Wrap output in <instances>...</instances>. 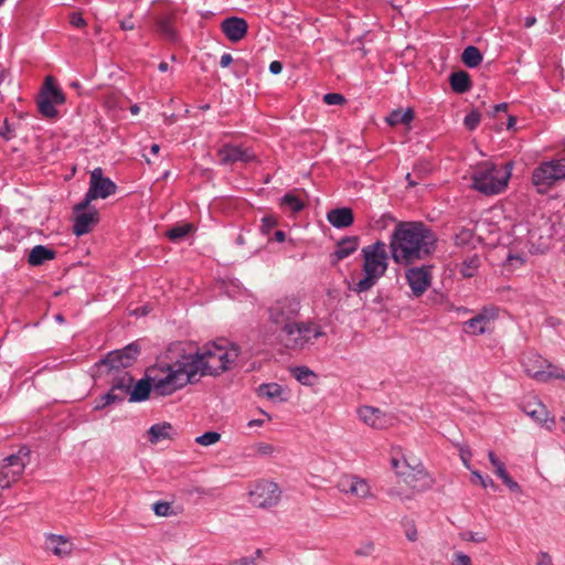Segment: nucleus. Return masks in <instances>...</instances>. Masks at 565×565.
I'll return each mask as SVG.
<instances>
[{"instance_id":"obj_61","label":"nucleus","mask_w":565,"mask_h":565,"mask_svg":"<svg viewBox=\"0 0 565 565\" xmlns=\"http://www.w3.org/2000/svg\"><path fill=\"white\" fill-rule=\"evenodd\" d=\"M132 15L129 14L126 19L119 21L120 29L124 31H130L135 29V24L131 21Z\"/></svg>"},{"instance_id":"obj_59","label":"nucleus","mask_w":565,"mask_h":565,"mask_svg":"<svg viewBox=\"0 0 565 565\" xmlns=\"http://www.w3.org/2000/svg\"><path fill=\"white\" fill-rule=\"evenodd\" d=\"M536 565H553L552 557L546 552H540L537 555Z\"/></svg>"},{"instance_id":"obj_41","label":"nucleus","mask_w":565,"mask_h":565,"mask_svg":"<svg viewBox=\"0 0 565 565\" xmlns=\"http://www.w3.org/2000/svg\"><path fill=\"white\" fill-rule=\"evenodd\" d=\"M416 463L422 462L415 458H409L408 460L405 457H403L402 459L392 458L391 460L392 468L395 470L396 473L397 470H409V466H415Z\"/></svg>"},{"instance_id":"obj_22","label":"nucleus","mask_w":565,"mask_h":565,"mask_svg":"<svg viewBox=\"0 0 565 565\" xmlns=\"http://www.w3.org/2000/svg\"><path fill=\"white\" fill-rule=\"evenodd\" d=\"M327 220L332 226L344 228L353 224L354 215L350 207H338L328 212Z\"/></svg>"},{"instance_id":"obj_43","label":"nucleus","mask_w":565,"mask_h":565,"mask_svg":"<svg viewBox=\"0 0 565 565\" xmlns=\"http://www.w3.org/2000/svg\"><path fill=\"white\" fill-rule=\"evenodd\" d=\"M221 439V434L216 431H206L195 438V441L202 446H210L216 444Z\"/></svg>"},{"instance_id":"obj_38","label":"nucleus","mask_w":565,"mask_h":565,"mask_svg":"<svg viewBox=\"0 0 565 565\" xmlns=\"http://www.w3.org/2000/svg\"><path fill=\"white\" fill-rule=\"evenodd\" d=\"M479 266H480V259L478 256L475 255V256L468 257L462 262V265L460 268V274L465 278H471L476 275Z\"/></svg>"},{"instance_id":"obj_5","label":"nucleus","mask_w":565,"mask_h":565,"mask_svg":"<svg viewBox=\"0 0 565 565\" xmlns=\"http://www.w3.org/2000/svg\"><path fill=\"white\" fill-rule=\"evenodd\" d=\"M513 163L498 166L486 161L477 166L471 174V188L484 195H495L508 186Z\"/></svg>"},{"instance_id":"obj_39","label":"nucleus","mask_w":565,"mask_h":565,"mask_svg":"<svg viewBox=\"0 0 565 565\" xmlns=\"http://www.w3.org/2000/svg\"><path fill=\"white\" fill-rule=\"evenodd\" d=\"M292 376L303 385H312L311 379H316L317 375L307 366H296L291 369Z\"/></svg>"},{"instance_id":"obj_56","label":"nucleus","mask_w":565,"mask_h":565,"mask_svg":"<svg viewBox=\"0 0 565 565\" xmlns=\"http://www.w3.org/2000/svg\"><path fill=\"white\" fill-rule=\"evenodd\" d=\"M0 136L4 138L6 140H10L13 137V130L6 118L2 126L0 127Z\"/></svg>"},{"instance_id":"obj_57","label":"nucleus","mask_w":565,"mask_h":565,"mask_svg":"<svg viewBox=\"0 0 565 565\" xmlns=\"http://www.w3.org/2000/svg\"><path fill=\"white\" fill-rule=\"evenodd\" d=\"M502 482L512 491V492H521V487L516 481H514L510 475L504 476Z\"/></svg>"},{"instance_id":"obj_8","label":"nucleus","mask_w":565,"mask_h":565,"mask_svg":"<svg viewBox=\"0 0 565 565\" xmlns=\"http://www.w3.org/2000/svg\"><path fill=\"white\" fill-rule=\"evenodd\" d=\"M522 366L529 376L539 382L545 383L551 380L565 381V370L553 365L536 352L525 353L522 359Z\"/></svg>"},{"instance_id":"obj_48","label":"nucleus","mask_w":565,"mask_h":565,"mask_svg":"<svg viewBox=\"0 0 565 565\" xmlns=\"http://www.w3.org/2000/svg\"><path fill=\"white\" fill-rule=\"evenodd\" d=\"M153 511L158 516H168L171 514V504L168 502L159 501L153 504Z\"/></svg>"},{"instance_id":"obj_11","label":"nucleus","mask_w":565,"mask_h":565,"mask_svg":"<svg viewBox=\"0 0 565 565\" xmlns=\"http://www.w3.org/2000/svg\"><path fill=\"white\" fill-rule=\"evenodd\" d=\"M66 100L64 93L56 86L53 76H46L38 97L39 111L45 118H55L57 110L55 105H62Z\"/></svg>"},{"instance_id":"obj_58","label":"nucleus","mask_w":565,"mask_h":565,"mask_svg":"<svg viewBox=\"0 0 565 565\" xmlns=\"http://www.w3.org/2000/svg\"><path fill=\"white\" fill-rule=\"evenodd\" d=\"M274 446L266 443H259L256 445V450L260 455H271L274 452Z\"/></svg>"},{"instance_id":"obj_54","label":"nucleus","mask_w":565,"mask_h":565,"mask_svg":"<svg viewBox=\"0 0 565 565\" xmlns=\"http://www.w3.org/2000/svg\"><path fill=\"white\" fill-rule=\"evenodd\" d=\"M68 18L70 23L75 28H84L86 25V21L79 12H72Z\"/></svg>"},{"instance_id":"obj_18","label":"nucleus","mask_w":565,"mask_h":565,"mask_svg":"<svg viewBox=\"0 0 565 565\" xmlns=\"http://www.w3.org/2000/svg\"><path fill=\"white\" fill-rule=\"evenodd\" d=\"M217 156L220 158V163L223 166L233 164L236 162L247 163L255 160V154L252 151L238 146H233L231 143H226L220 148Z\"/></svg>"},{"instance_id":"obj_50","label":"nucleus","mask_w":565,"mask_h":565,"mask_svg":"<svg viewBox=\"0 0 565 565\" xmlns=\"http://www.w3.org/2000/svg\"><path fill=\"white\" fill-rule=\"evenodd\" d=\"M387 494H388V497L394 498V499H398L402 502L406 501V500H412L413 497H414L413 492L409 491V493H404L398 488H391V489H388L387 490Z\"/></svg>"},{"instance_id":"obj_46","label":"nucleus","mask_w":565,"mask_h":565,"mask_svg":"<svg viewBox=\"0 0 565 565\" xmlns=\"http://www.w3.org/2000/svg\"><path fill=\"white\" fill-rule=\"evenodd\" d=\"M472 482H479L480 486H482L484 489L489 487L492 489H497V486L491 478L482 477L480 472L477 470L472 471Z\"/></svg>"},{"instance_id":"obj_6","label":"nucleus","mask_w":565,"mask_h":565,"mask_svg":"<svg viewBox=\"0 0 565 565\" xmlns=\"http://www.w3.org/2000/svg\"><path fill=\"white\" fill-rule=\"evenodd\" d=\"M324 334L322 327L312 320L295 321L280 331L279 339L287 350L302 351Z\"/></svg>"},{"instance_id":"obj_7","label":"nucleus","mask_w":565,"mask_h":565,"mask_svg":"<svg viewBox=\"0 0 565 565\" xmlns=\"http://www.w3.org/2000/svg\"><path fill=\"white\" fill-rule=\"evenodd\" d=\"M300 311V299L294 295L280 297L267 308L269 322L276 326L280 331L286 328L287 324L297 321Z\"/></svg>"},{"instance_id":"obj_13","label":"nucleus","mask_w":565,"mask_h":565,"mask_svg":"<svg viewBox=\"0 0 565 565\" xmlns=\"http://www.w3.org/2000/svg\"><path fill=\"white\" fill-rule=\"evenodd\" d=\"M397 476L412 489L413 493L428 490L434 482L422 463L409 466V470H397Z\"/></svg>"},{"instance_id":"obj_1","label":"nucleus","mask_w":565,"mask_h":565,"mask_svg":"<svg viewBox=\"0 0 565 565\" xmlns=\"http://www.w3.org/2000/svg\"><path fill=\"white\" fill-rule=\"evenodd\" d=\"M437 235L423 222L399 221L390 237V253L395 264L409 266L429 258L437 249Z\"/></svg>"},{"instance_id":"obj_21","label":"nucleus","mask_w":565,"mask_h":565,"mask_svg":"<svg viewBox=\"0 0 565 565\" xmlns=\"http://www.w3.org/2000/svg\"><path fill=\"white\" fill-rule=\"evenodd\" d=\"M99 221L98 212L93 209L87 213H76L73 224V233L76 236H83L93 231Z\"/></svg>"},{"instance_id":"obj_32","label":"nucleus","mask_w":565,"mask_h":565,"mask_svg":"<svg viewBox=\"0 0 565 565\" xmlns=\"http://www.w3.org/2000/svg\"><path fill=\"white\" fill-rule=\"evenodd\" d=\"M49 540L56 545L53 548V553L57 556H67L72 553V543L63 535H49Z\"/></svg>"},{"instance_id":"obj_44","label":"nucleus","mask_w":565,"mask_h":565,"mask_svg":"<svg viewBox=\"0 0 565 565\" xmlns=\"http://www.w3.org/2000/svg\"><path fill=\"white\" fill-rule=\"evenodd\" d=\"M473 232L469 228H460L455 235V244L457 246H465L471 242Z\"/></svg>"},{"instance_id":"obj_55","label":"nucleus","mask_w":565,"mask_h":565,"mask_svg":"<svg viewBox=\"0 0 565 565\" xmlns=\"http://www.w3.org/2000/svg\"><path fill=\"white\" fill-rule=\"evenodd\" d=\"M375 548V545L373 542L369 541L364 543L360 548L355 551V554L358 556H370Z\"/></svg>"},{"instance_id":"obj_20","label":"nucleus","mask_w":565,"mask_h":565,"mask_svg":"<svg viewBox=\"0 0 565 565\" xmlns=\"http://www.w3.org/2000/svg\"><path fill=\"white\" fill-rule=\"evenodd\" d=\"M359 247L358 236H345L341 238L337 244L334 252L330 254V264L335 266L340 260L349 257Z\"/></svg>"},{"instance_id":"obj_29","label":"nucleus","mask_w":565,"mask_h":565,"mask_svg":"<svg viewBox=\"0 0 565 565\" xmlns=\"http://www.w3.org/2000/svg\"><path fill=\"white\" fill-rule=\"evenodd\" d=\"M414 110L407 108L406 110L395 109L387 117L386 122L390 126H397L399 124L408 125L414 119Z\"/></svg>"},{"instance_id":"obj_14","label":"nucleus","mask_w":565,"mask_h":565,"mask_svg":"<svg viewBox=\"0 0 565 565\" xmlns=\"http://www.w3.org/2000/svg\"><path fill=\"white\" fill-rule=\"evenodd\" d=\"M139 353V345L130 343L121 350L109 352L106 358L100 361V364L109 366L110 370L126 369L134 364Z\"/></svg>"},{"instance_id":"obj_23","label":"nucleus","mask_w":565,"mask_h":565,"mask_svg":"<svg viewBox=\"0 0 565 565\" xmlns=\"http://www.w3.org/2000/svg\"><path fill=\"white\" fill-rule=\"evenodd\" d=\"M358 413L361 420L373 428L381 429L385 426L386 420L379 408L362 406L359 408Z\"/></svg>"},{"instance_id":"obj_4","label":"nucleus","mask_w":565,"mask_h":565,"mask_svg":"<svg viewBox=\"0 0 565 565\" xmlns=\"http://www.w3.org/2000/svg\"><path fill=\"white\" fill-rule=\"evenodd\" d=\"M383 241H376L362 248L364 277L351 289L356 292L370 290L383 277L388 267V253Z\"/></svg>"},{"instance_id":"obj_25","label":"nucleus","mask_w":565,"mask_h":565,"mask_svg":"<svg viewBox=\"0 0 565 565\" xmlns=\"http://www.w3.org/2000/svg\"><path fill=\"white\" fill-rule=\"evenodd\" d=\"M56 257V252L44 245L34 246L28 256V263L31 266H41L47 260H53Z\"/></svg>"},{"instance_id":"obj_36","label":"nucleus","mask_w":565,"mask_h":565,"mask_svg":"<svg viewBox=\"0 0 565 565\" xmlns=\"http://www.w3.org/2000/svg\"><path fill=\"white\" fill-rule=\"evenodd\" d=\"M124 401H125L124 399V395L116 393L110 387L108 393H106L103 396H100V401L95 404L94 411H100V409H104L105 407H107V406H109L111 404L122 403Z\"/></svg>"},{"instance_id":"obj_2","label":"nucleus","mask_w":565,"mask_h":565,"mask_svg":"<svg viewBox=\"0 0 565 565\" xmlns=\"http://www.w3.org/2000/svg\"><path fill=\"white\" fill-rule=\"evenodd\" d=\"M239 355V348L226 340L209 342L194 354L184 356L188 370L195 371L193 383L202 376H216L232 369Z\"/></svg>"},{"instance_id":"obj_51","label":"nucleus","mask_w":565,"mask_h":565,"mask_svg":"<svg viewBox=\"0 0 565 565\" xmlns=\"http://www.w3.org/2000/svg\"><path fill=\"white\" fill-rule=\"evenodd\" d=\"M278 221L273 215H267L262 218V232L268 234L273 227L277 225Z\"/></svg>"},{"instance_id":"obj_10","label":"nucleus","mask_w":565,"mask_h":565,"mask_svg":"<svg viewBox=\"0 0 565 565\" xmlns=\"http://www.w3.org/2000/svg\"><path fill=\"white\" fill-rule=\"evenodd\" d=\"M561 180H565V157L544 161L532 172V182L541 193L546 192Z\"/></svg>"},{"instance_id":"obj_27","label":"nucleus","mask_w":565,"mask_h":565,"mask_svg":"<svg viewBox=\"0 0 565 565\" xmlns=\"http://www.w3.org/2000/svg\"><path fill=\"white\" fill-rule=\"evenodd\" d=\"M451 89L457 94H463L470 90L471 79L467 72H454L449 77Z\"/></svg>"},{"instance_id":"obj_62","label":"nucleus","mask_w":565,"mask_h":565,"mask_svg":"<svg viewBox=\"0 0 565 565\" xmlns=\"http://www.w3.org/2000/svg\"><path fill=\"white\" fill-rule=\"evenodd\" d=\"M460 457L462 459V462L463 465L467 467V468H470V458H471V451L469 449H463L461 448L460 449Z\"/></svg>"},{"instance_id":"obj_53","label":"nucleus","mask_w":565,"mask_h":565,"mask_svg":"<svg viewBox=\"0 0 565 565\" xmlns=\"http://www.w3.org/2000/svg\"><path fill=\"white\" fill-rule=\"evenodd\" d=\"M461 539L469 542L481 543L486 541V537L477 532H465L460 534Z\"/></svg>"},{"instance_id":"obj_49","label":"nucleus","mask_w":565,"mask_h":565,"mask_svg":"<svg viewBox=\"0 0 565 565\" xmlns=\"http://www.w3.org/2000/svg\"><path fill=\"white\" fill-rule=\"evenodd\" d=\"M94 200H96V198H90V192L87 191L84 200L74 206V213L75 214L76 213H87L88 212L87 209H88L90 202Z\"/></svg>"},{"instance_id":"obj_17","label":"nucleus","mask_w":565,"mask_h":565,"mask_svg":"<svg viewBox=\"0 0 565 565\" xmlns=\"http://www.w3.org/2000/svg\"><path fill=\"white\" fill-rule=\"evenodd\" d=\"M117 185L109 178L103 175L102 168H95L90 173L89 189L90 198L106 199L114 194Z\"/></svg>"},{"instance_id":"obj_63","label":"nucleus","mask_w":565,"mask_h":565,"mask_svg":"<svg viewBox=\"0 0 565 565\" xmlns=\"http://www.w3.org/2000/svg\"><path fill=\"white\" fill-rule=\"evenodd\" d=\"M269 71L271 74L277 75L282 71V64L279 61H273L269 64Z\"/></svg>"},{"instance_id":"obj_45","label":"nucleus","mask_w":565,"mask_h":565,"mask_svg":"<svg viewBox=\"0 0 565 565\" xmlns=\"http://www.w3.org/2000/svg\"><path fill=\"white\" fill-rule=\"evenodd\" d=\"M481 115L478 110H472L466 115L463 124L470 131L475 130L480 124Z\"/></svg>"},{"instance_id":"obj_34","label":"nucleus","mask_w":565,"mask_h":565,"mask_svg":"<svg viewBox=\"0 0 565 565\" xmlns=\"http://www.w3.org/2000/svg\"><path fill=\"white\" fill-rule=\"evenodd\" d=\"M349 494L356 497L359 499H366L373 497L371 492V487L367 483V481L358 476L355 478V481H353L352 489Z\"/></svg>"},{"instance_id":"obj_47","label":"nucleus","mask_w":565,"mask_h":565,"mask_svg":"<svg viewBox=\"0 0 565 565\" xmlns=\"http://www.w3.org/2000/svg\"><path fill=\"white\" fill-rule=\"evenodd\" d=\"M323 102L327 105H343L347 100L342 94L328 93L323 95Z\"/></svg>"},{"instance_id":"obj_16","label":"nucleus","mask_w":565,"mask_h":565,"mask_svg":"<svg viewBox=\"0 0 565 565\" xmlns=\"http://www.w3.org/2000/svg\"><path fill=\"white\" fill-rule=\"evenodd\" d=\"M499 316L497 307H484L473 318L465 322V332L469 334H483L488 326L493 322Z\"/></svg>"},{"instance_id":"obj_60","label":"nucleus","mask_w":565,"mask_h":565,"mask_svg":"<svg viewBox=\"0 0 565 565\" xmlns=\"http://www.w3.org/2000/svg\"><path fill=\"white\" fill-rule=\"evenodd\" d=\"M228 565H258L257 562H255V557H242L239 559L233 561L228 563Z\"/></svg>"},{"instance_id":"obj_64","label":"nucleus","mask_w":565,"mask_h":565,"mask_svg":"<svg viewBox=\"0 0 565 565\" xmlns=\"http://www.w3.org/2000/svg\"><path fill=\"white\" fill-rule=\"evenodd\" d=\"M488 457H489V460H490L491 465L493 466L494 470L498 467H501L504 465L503 462H501L499 460V458L495 456V454L493 451H489Z\"/></svg>"},{"instance_id":"obj_19","label":"nucleus","mask_w":565,"mask_h":565,"mask_svg":"<svg viewBox=\"0 0 565 565\" xmlns=\"http://www.w3.org/2000/svg\"><path fill=\"white\" fill-rule=\"evenodd\" d=\"M221 30L231 42L236 43L247 34L248 24L243 18L231 17L222 21Z\"/></svg>"},{"instance_id":"obj_26","label":"nucleus","mask_w":565,"mask_h":565,"mask_svg":"<svg viewBox=\"0 0 565 565\" xmlns=\"http://www.w3.org/2000/svg\"><path fill=\"white\" fill-rule=\"evenodd\" d=\"M523 411L526 415L539 423L547 420L548 412L543 403L535 398L523 404Z\"/></svg>"},{"instance_id":"obj_12","label":"nucleus","mask_w":565,"mask_h":565,"mask_svg":"<svg viewBox=\"0 0 565 565\" xmlns=\"http://www.w3.org/2000/svg\"><path fill=\"white\" fill-rule=\"evenodd\" d=\"M249 502L256 508H271L279 502L280 490L275 482L263 480L256 482L248 492Z\"/></svg>"},{"instance_id":"obj_30","label":"nucleus","mask_w":565,"mask_h":565,"mask_svg":"<svg viewBox=\"0 0 565 565\" xmlns=\"http://www.w3.org/2000/svg\"><path fill=\"white\" fill-rule=\"evenodd\" d=\"M134 384V377L128 373L125 372L122 375L114 379L111 383V388L118 393L124 395V399L127 395H129L131 387Z\"/></svg>"},{"instance_id":"obj_9","label":"nucleus","mask_w":565,"mask_h":565,"mask_svg":"<svg viewBox=\"0 0 565 565\" xmlns=\"http://www.w3.org/2000/svg\"><path fill=\"white\" fill-rule=\"evenodd\" d=\"M30 448L22 446L17 454H12L0 461V488H9L20 479L30 462Z\"/></svg>"},{"instance_id":"obj_3","label":"nucleus","mask_w":565,"mask_h":565,"mask_svg":"<svg viewBox=\"0 0 565 565\" xmlns=\"http://www.w3.org/2000/svg\"><path fill=\"white\" fill-rule=\"evenodd\" d=\"M147 377L152 383L154 394L168 396L182 388L188 383H193L195 371L188 370L185 359L175 365L160 363L147 370Z\"/></svg>"},{"instance_id":"obj_24","label":"nucleus","mask_w":565,"mask_h":565,"mask_svg":"<svg viewBox=\"0 0 565 565\" xmlns=\"http://www.w3.org/2000/svg\"><path fill=\"white\" fill-rule=\"evenodd\" d=\"M174 435L175 430L168 422L154 424L148 430L149 441L152 445H156L163 439H173Z\"/></svg>"},{"instance_id":"obj_33","label":"nucleus","mask_w":565,"mask_h":565,"mask_svg":"<svg viewBox=\"0 0 565 565\" xmlns=\"http://www.w3.org/2000/svg\"><path fill=\"white\" fill-rule=\"evenodd\" d=\"M461 61L468 67H477L482 62V54L478 47L469 45L463 50Z\"/></svg>"},{"instance_id":"obj_31","label":"nucleus","mask_w":565,"mask_h":565,"mask_svg":"<svg viewBox=\"0 0 565 565\" xmlns=\"http://www.w3.org/2000/svg\"><path fill=\"white\" fill-rule=\"evenodd\" d=\"M157 31L167 40L175 41L177 32L173 26V19L171 17H166L158 19L156 21Z\"/></svg>"},{"instance_id":"obj_15","label":"nucleus","mask_w":565,"mask_h":565,"mask_svg":"<svg viewBox=\"0 0 565 565\" xmlns=\"http://www.w3.org/2000/svg\"><path fill=\"white\" fill-rule=\"evenodd\" d=\"M433 266L423 265L411 267L405 273V278L414 296L420 297L431 284Z\"/></svg>"},{"instance_id":"obj_52","label":"nucleus","mask_w":565,"mask_h":565,"mask_svg":"<svg viewBox=\"0 0 565 565\" xmlns=\"http://www.w3.org/2000/svg\"><path fill=\"white\" fill-rule=\"evenodd\" d=\"M452 565H472V562L467 554L458 552L454 554Z\"/></svg>"},{"instance_id":"obj_37","label":"nucleus","mask_w":565,"mask_h":565,"mask_svg":"<svg viewBox=\"0 0 565 565\" xmlns=\"http://www.w3.org/2000/svg\"><path fill=\"white\" fill-rule=\"evenodd\" d=\"M280 202H281V205L289 207V210L292 213H298L301 210H303V207H305V202L299 196L294 194L292 192L286 193L281 198Z\"/></svg>"},{"instance_id":"obj_35","label":"nucleus","mask_w":565,"mask_h":565,"mask_svg":"<svg viewBox=\"0 0 565 565\" xmlns=\"http://www.w3.org/2000/svg\"><path fill=\"white\" fill-rule=\"evenodd\" d=\"M257 394L268 399H275L281 396L282 388L278 383H264L258 386Z\"/></svg>"},{"instance_id":"obj_42","label":"nucleus","mask_w":565,"mask_h":565,"mask_svg":"<svg viewBox=\"0 0 565 565\" xmlns=\"http://www.w3.org/2000/svg\"><path fill=\"white\" fill-rule=\"evenodd\" d=\"M355 478V475H343L337 482L338 490L342 493L349 494Z\"/></svg>"},{"instance_id":"obj_28","label":"nucleus","mask_w":565,"mask_h":565,"mask_svg":"<svg viewBox=\"0 0 565 565\" xmlns=\"http://www.w3.org/2000/svg\"><path fill=\"white\" fill-rule=\"evenodd\" d=\"M152 383L151 381L146 376V379L139 380L134 388L131 387V391L129 393V401L130 402H142L146 401L151 392Z\"/></svg>"},{"instance_id":"obj_40","label":"nucleus","mask_w":565,"mask_h":565,"mask_svg":"<svg viewBox=\"0 0 565 565\" xmlns=\"http://www.w3.org/2000/svg\"><path fill=\"white\" fill-rule=\"evenodd\" d=\"M192 231H193V225L191 223H185V224L177 225V226L170 228L167 232V236L171 241L177 242V241L184 238Z\"/></svg>"}]
</instances>
